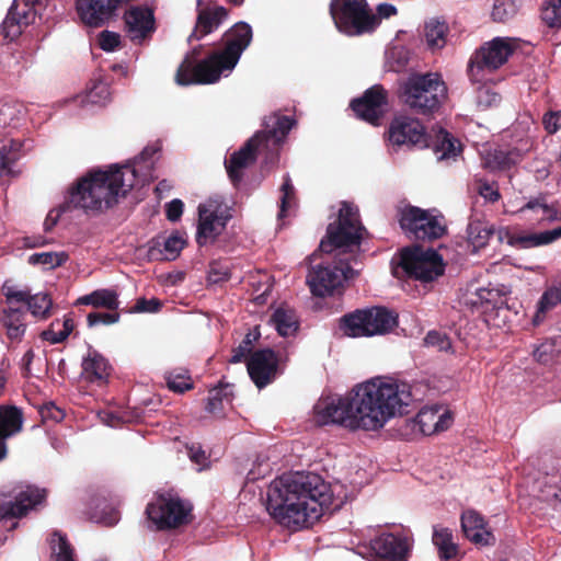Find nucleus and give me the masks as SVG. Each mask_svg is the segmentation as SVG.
Masks as SVG:
<instances>
[{
	"mask_svg": "<svg viewBox=\"0 0 561 561\" xmlns=\"http://www.w3.org/2000/svg\"><path fill=\"white\" fill-rule=\"evenodd\" d=\"M411 401L410 385L376 378L355 386L344 398L320 400L314 417L319 425L378 431L390 419L407 413Z\"/></svg>",
	"mask_w": 561,
	"mask_h": 561,
	"instance_id": "nucleus-1",
	"label": "nucleus"
},
{
	"mask_svg": "<svg viewBox=\"0 0 561 561\" xmlns=\"http://www.w3.org/2000/svg\"><path fill=\"white\" fill-rule=\"evenodd\" d=\"M332 504L330 484L316 473L283 474L268 485L266 508L287 528L312 526Z\"/></svg>",
	"mask_w": 561,
	"mask_h": 561,
	"instance_id": "nucleus-2",
	"label": "nucleus"
},
{
	"mask_svg": "<svg viewBox=\"0 0 561 561\" xmlns=\"http://www.w3.org/2000/svg\"><path fill=\"white\" fill-rule=\"evenodd\" d=\"M136 179L135 168L128 164L113 165L108 170H90L69 188L60 210L55 216L53 210L48 213L44 221L45 231H50L56 226L60 211H89L113 207L119 197H125L135 186Z\"/></svg>",
	"mask_w": 561,
	"mask_h": 561,
	"instance_id": "nucleus-3",
	"label": "nucleus"
},
{
	"mask_svg": "<svg viewBox=\"0 0 561 561\" xmlns=\"http://www.w3.org/2000/svg\"><path fill=\"white\" fill-rule=\"evenodd\" d=\"M296 121L289 116L271 114L265 117L263 129L256 131L245 144L226 159L227 174L234 187L243 178V170L256 160L257 152H266L273 160Z\"/></svg>",
	"mask_w": 561,
	"mask_h": 561,
	"instance_id": "nucleus-4",
	"label": "nucleus"
},
{
	"mask_svg": "<svg viewBox=\"0 0 561 561\" xmlns=\"http://www.w3.org/2000/svg\"><path fill=\"white\" fill-rule=\"evenodd\" d=\"M252 27L247 22H238L227 30L221 37L224 48L213 51L201 60L196 69L195 82L215 83L224 71L232 70L238 64L242 53L251 44Z\"/></svg>",
	"mask_w": 561,
	"mask_h": 561,
	"instance_id": "nucleus-5",
	"label": "nucleus"
},
{
	"mask_svg": "<svg viewBox=\"0 0 561 561\" xmlns=\"http://www.w3.org/2000/svg\"><path fill=\"white\" fill-rule=\"evenodd\" d=\"M447 98V85L436 72L413 73L401 85L402 102L416 115H435Z\"/></svg>",
	"mask_w": 561,
	"mask_h": 561,
	"instance_id": "nucleus-6",
	"label": "nucleus"
},
{
	"mask_svg": "<svg viewBox=\"0 0 561 561\" xmlns=\"http://www.w3.org/2000/svg\"><path fill=\"white\" fill-rule=\"evenodd\" d=\"M330 14L339 32L347 36L371 33L379 25L366 0H331Z\"/></svg>",
	"mask_w": 561,
	"mask_h": 561,
	"instance_id": "nucleus-7",
	"label": "nucleus"
},
{
	"mask_svg": "<svg viewBox=\"0 0 561 561\" xmlns=\"http://www.w3.org/2000/svg\"><path fill=\"white\" fill-rule=\"evenodd\" d=\"M398 325V316L385 307L357 309L340 319V330L347 336L386 334Z\"/></svg>",
	"mask_w": 561,
	"mask_h": 561,
	"instance_id": "nucleus-8",
	"label": "nucleus"
},
{
	"mask_svg": "<svg viewBox=\"0 0 561 561\" xmlns=\"http://www.w3.org/2000/svg\"><path fill=\"white\" fill-rule=\"evenodd\" d=\"M516 45L510 37H495L480 46L470 57L467 73L472 83L482 84L488 75L501 68L515 51Z\"/></svg>",
	"mask_w": 561,
	"mask_h": 561,
	"instance_id": "nucleus-9",
	"label": "nucleus"
},
{
	"mask_svg": "<svg viewBox=\"0 0 561 561\" xmlns=\"http://www.w3.org/2000/svg\"><path fill=\"white\" fill-rule=\"evenodd\" d=\"M193 505L176 493L157 494L146 507L148 519L158 530H170L192 522Z\"/></svg>",
	"mask_w": 561,
	"mask_h": 561,
	"instance_id": "nucleus-10",
	"label": "nucleus"
},
{
	"mask_svg": "<svg viewBox=\"0 0 561 561\" xmlns=\"http://www.w3.org/2000/svg\"><path fill=\"white\" fill-rule=\"evenodd\" d=\"M364 231L357 208L344 202L337 220L328 226L327 239L320 242L319 248L324 253H331L342 248L359 247Z\"/></svg>",
	"mask_w": 561,
	"mask_h": 561,
	"instance_id": "nucleus-11",
	"label": "nucleus"
},
{
	"mask_svg": "<svg viewBox=\"0 0 561 561\" xmlns=\"http://www.w3.org/2000/svg\"><path fill=\"white\" fill-rule=\"evenodd\" d=\"M333 264H318L312 266L307 275V284L312 295L325 297L332 295L336 288L342 286L344 280L354 278L357 272L352 267L350 259L355 261L353 254L340 253Z\"/></svg>",
	"mask_w": 561,
	"mask_h": 561,
	"instance_id": "nucleus-12",
	"label": "nucleus"
},
{
	"mask_svg": "<svg viewBox=\"0 0 561 561\" xmlns=\"http://www.w3.org/2000/svg\"><path fill=\"white\" fill-rule=\"evenodd\" d=\"M398 267L409 278L422 283H431L445 272V263L440 254L433 249H423L420 245L404 248L400 253Z\"/></svg>",
	"mask_w": 561,
	"mask_h": 561,
	"instance_id": "nucleus-13",
	"label": "nucleus"
},
{
	"mask_svg": "<svg viewBox=\"0 0 561 561\" xmlns=\"http://www.w3.org/2000/svg\"><path fill=\"white\" fill-rule=\"evenodd\" d=\"M399 225L411 239L434 241L447 233V226L442 215L408 205L399 211Z\"/></svg>",
	"mask_w": 561,
	"mask_h": 561,
	"instance_id": "nucleus-14",
	"label": "nucleus"
},
{
	"mask_svg": "<svg viewBox=\"0 0 561 561\" xmlns=\"http://www.w3.org/2000/svg\"><path fill=\"white\" fill-rule=\"evenodd\" d=\"M46 3L47 0H14L0 25V39L11 43L19 38L41 16Z\"/></svg>",
	"mask_w": 561,
	"mask_h": 561,
	"instance_id": "nucleus-15",
	"label": "nucleus"
},
{
	"mask_svg": "<svg viewBox=\"0 0 561 561\" xmlns=\"http://www.w3.org/2000/svg\"><path fill=\"white\" fill-rule=\"evenodd\" d=\"M198 227L196 242L203 247L209 239L215 240L225 229L232 215L227 206L217 198H209L198 206Z\"/></svg>",
	"mask_w": 561,
	"mask_h": 561,
	"instance_id": "nucleus-16",
	"label": "nucleus"
},
{
	"mask_svg": "<svg viewBox=\"0 0 561 561\" xmlns=\"http://www.w3.org/2000/svg\"><path fill=\"white\" fill-rule=\"evenodd\" d=\"M388 91L381 84L368 88L360 98L353 99L350 107L356 117L374 126H379L388 111Z\"/></svg>",
	"mask_w": 561,
	"mask_h": 561,
	"instance_id": "nucleus-17",
	"label": "nucleus"
},
{
	"mask_svg": "<svg viewBox=\"0 0 561 561\" xmlns=\"http://www.w3.org/2000/svg\"><path fill=\"white\" fill-rule=\"evenodd\" d=\"M388 139L393 146L409 148H426L430 146V136L423 124L412 117H394L388 129Z\"/></svg>",
	"mask_w": 561,
	"mask_h": 561,
	"instance_id": "nucleus-18",
	"label": "nucleus"
},
{
	"mask_svg": "<svg viewBox=\"0 0 561 561\" xmlns=\"http://www.w3.org/2000/svg\"><path fill=\"white\" fill-rule=\"evenodd\" d=\"M47 490L33 484L16 486L13 489V500L4 503L2 508L4 515L10 519L25 517L31 511L36 510L45 503Z\"/></svg>",
	"mask_w": 561,
	"mask_h": 561,
	"instance_id": "nucleus-19",
	"label": "nucleus"
},
{
	"mask_svg": "<svg viewBox=\"0 0 561 561\" xmlns=\"http://www.w3.org/2000/svg\"><path fill=\"white\" fill-rule=\"evenodd\" d=\"M124 30L130 41L141 43L156 31L153 10L146 5H133L123 15Z\"/></svg>",
	"mask_w": 561,
	"mask_h": 561,
	"instance_id": "nucleus-20",
	"label": "nucleus"
},
{
	"mask_svg": "<svg viewBox=\"0 0 561 561\" xmlns=\"http://www.w3.org/2000/svg\"><path fill=\"white\" fill-rule=\"evenodd\" d=\"M247 368L254 385L259 389H263L276 377L278 357L271 348L255 351L251 354Z\"/></svg>",
	"mask_w": 561,
	"mask_h": 561,
	"instance_id": "nucleus-21",
	"label": "nucleus"
},
{
	"mask_svg": "<svg viewBox=\"0 0 561 561\" xmlns=\"http://www.w3.org/2000/svg\"><path fill=\"white\" fill-rule=\"evenodd\" d=\"M196 22L187 42L201 41L211 34L227 20L229 11L221 5H204V0H197Z\"/></svg>",
	"mask_w": 561,
	"mask_h": 561,
	"instance_id": "nucleus-22",
	"label": "nucleus"
},
{
	"mask_svg": "<svg viewBox=\"0 0 561 561\" xmlns=\"http://www.w3.org/2000/svg\"><path fill=\"white\" fill-rule=\"evenodd\" d=\"M374 557L382 561H407L410 545L404 536L393 534H381L369 543Z\"/></svg>",
	"mask_w": 561,
	"mask_h": 561,
	"instance_id": "nucleus-23",
	"label": "nucleus"
},
{
	"mask_svg": "<svg viewBox=\"0 0 561 561\" xmlns=\"http://www.w3.org/2000/svg\"><path fill=\"white\" fill-rule=\"evenodd\" d=\"M461 529L465 537L479 547H491L496 542L493 533L488 528L483 516L474 510L461 514Z\"/></svg>",
	"mask_w": 561,
	"mask_h": 561,
	"instance_id": "nucleus-24",
	"label": "nucleus"
},
{
	"mask_svg": "<svg viewBox=\"0 0 561 561\" xmlns=\"http://www.w3.org/2000/svg\"><path fill=\"white\" fill-rule=\"evenodd\" d=\"M23 423L24 415L20 408L0 404V461L8 455L7 440L22 432Z\"/></svg>",
	"mask_w": 561,
	"mask_h": 561,
	"instance_id": "nucleus-25",
	"label": "nucleus"
},
{
	"mask_svg": "<svg viewBox=\"0 0 561 561\" xmlns=\"http://www.w3.org/2000/svg\"><path fill=\"white\" fill-rule=\"evenodd\" d=\"M81 378L91 385L103 387L108 382L112 366L108 360L95 350H89L82 359Z\"/></svg>",
	"mask_w": 561,
	"mask_h": 561,
	"instance_id": "nucleus-26",
	"label": "nucleus"
},
{
	"mask_svg": "<svg viewBox=\"0 0 561 561\" xmlns=\"http://www.w3.org/2000/svg\"><path fill=\"white\" fill-rule=\"evenodd\" d=\"M184 240L178 232L168 237L157 236L149 242L148 257L150 261H172L175 260L184 248Z\"/></svg>",
	"mask_w": 561,
	"mask_h": 561,
	"instance_id": "nucleus-27",
	"label": "nucleus"
},
{
	"mask_svg": "<svg viewBox=\"0 0 561 561\" xmlns=\"http://www.w3.org/2000/svg\"><path fill=\"white\" fill-rule=\"evenodd\" d=\"M439 412L438 408H423L414 419V426H417L423 435L447 430L453 422L451 415L448 411Z\"/></svg>",
	"mask_w": 561,
	"mask_h": 561,
	"instance_id": "nucleus-28",
	"label": "nucleus"
},
{
	"mask_svg": "<svg viewBox=\"0 0 561 561\" xmlns=\"http://www.w3.org/2000/svg\"><path fill=\"white\" fill-rule=\"evenodd\" d=\"M561 238V226L542 232H514L507 236V243L517 249L547 245Z\"/></svg>",
	"mask_w": 561,
	"mask_h": 561,
	"instance_id": "nucleus-29",
	"label": "nucleus"
},
{
	"mask_svg": "<svg viewBox=\"0 0 561 561\" xmlns=\"http://www.w3.org/2000/svg\"><path fill=\"white\" fill-rule=\"evenodd\" d=\"M25 313L26 311L22 307H4L2 309L0 322L5 328L10 340L20 341L24 335L26 330Z\"/></svg>",
	"mask_w": 561,
	"mask_h": 561,
	"instance_id": "nucleus-30",
	"label": "nucleus"
},
{
	"mask_svg": "<svg viewBox=\"0 0 561 561\" xmlns=\"http://www.w3.org/2000/svg\"><path fill=\"white\" fill-rule=\"evenodd\" d=\"M203 45L194 47L183 59L175 73V82L179 85H191V84H207L206 82L193 81L197 78L196 69L198 67L197 58L201 56Z\"/></svg>",
	"mask_w": 561,
	"mask_h": 561,
	"instance_id": "nucleus-31",
	"label": "nucleus"
},
{
	"mask_svg": "<svg viewBox=\"0 0 561 561\" xmlns=\"http://www.w3.org/2000/svg\"><path fill=\"white\" fill-rule=\"evenodd\" d=\"M520 160L517 150L494 149L486 152L483 158V167L490 171H508Z\"/></svg>",
	"mask_w": 561,
	"mask_h": 561,
	"instance_id": "nucleus-32",
	"label": "nucleus"
},
{
	"mask_svg": "<svg viewBox=\"0 0 561 561\" xmlns=\"http://www.w3.org/2000/svg\"><path fill=\"white\" fill-rule=\"evenodd\" d=\"M78 302L94 308H104L110 311H116L119 307L116 290L107 288L96 289L89 295L82 296L79 298Z\"/></svg>",
	"mask_w": 561,
	"mask_h": 561,
	"instance_id": "nucleus-33",
	"label": "nucleus"
},
{
	"mask_svg": "<svg viewBox=\"0 0 561 561\" xmlns=\"http://www.w3.org/2000/svg\"><path fill=\"white\" fill-rule=\"evenodd\" d=\"M432 540L440 559L451 560L457 557L459 548L454 542L453 531L449 528L434 527Z\"/></svg>",
	"mask_w": 561,
	"mask_h": 561,
	"instance_id": "nucleus-34",
	"label": "nucleus"
},
{
	"mask_svg": "<svg viewBox=\"0 0 561 561\" xmlns=\"http://www.w3.org/2000/svg\"><path fill=\"white\" fill-rule=\"evenodd\" d=\"M561 353V336L545 339L533 351L534 359L541 365L552 364Z\"/></svg>",
	"mask_w": 561,
	"mask_h": 561,
	"instance_id": "nucleus-35",
	"label": "nucleus"
},
{
	"mask_svg": "<svg viewBox=\"0 0 561 561\" xmlns=\"http://www.w3.org/2000/svg\"><path fill=\"white\" fill-rule=\"evenodd\" d=\"M448 25L444 21L433 19L424 26V37L430 49H440L446 45Z\"/></svg>",
	"mask_w": 561,
	"mask_h": 561,
	"instance_id": "nucleus-36",
	"label": "nucleus"
},
{
	"mask_svg": "<svg viewBox=\"0 0 561 561\" xmlns=\"http://www.w3.org/2000/svg\"><path fill=\"white\" fill-rule=\"evenodd\" d=\"M232 400V386L229 383L219 382V385L209 390L207 398L206 411L219 415L224 411V401L231 403Z\"/></svg>",
	"mask_w": 561,
	"mask_h": 561,
	"instance_id": "nucleus-37",
	"label": "nucleus"
},
{
	"mask_svg": "<svg viewBox=\"0 0 561 561\" xmlns=\"http://www.w3.org/2000/svg\"><path fill=\"white\" fill-rule=\"evenodd\" d=\"M468 241L474 249L484 248L494 233L493 225L482 220H471L467 228Z\"/></svg>",
	"mask_w": 561,
	"mask_h": 561,
	"instance_id": "nucleus-38",
	"label": "nucleus"
},
{
	"mask_svg": "<svg viewBox=\"0 0 561 561\" xmlns=\"http://www.w3.org/2000/svg\"><path fill=\"white\" fill-rule=\"evenodd\" d=\"M272 321L282 336H289L299 328L298 319L290 309L277 308L272 314Z\"/></svg>",
	"mask_w": 561,
	"mask_h": 561,
	"instance_id": "nucleus-39",
	"label": "nucleus"
},
{
	"mask_svg": "<svg viewBox=\"0 0 561 561\" xmlns=\"http://www.w3.org/2000/svg\"><path fill=\"white\" fill-rule=\"evenodd\" d=\"M435 152L438 154L439 160L456 158L461 152V145L448 131L440 129L437 135Z\"/></svg>",
	"mask_w": 561,
	"mask_h": 561,
	"instance_id": "nucleus-40",
	"label": "nucleus"
},
{
	"mask_svg": "<svg viewBox=\"0 0 561 561\" xmlns=\"http://www.w3.org/2000/svg\"><path fill=\"white\" fill-rule=\"evenodd\" d=\"M111 100L110 84L102 79H94L87 89L83 102L104 106Z\"/></svg>",
	"mask_w": 561,
	"mask_h": 561,
	"instance_id": "nucleus-41",
	"label": "nucleus"
},
{
	"mask_svg": "<svg viewBox=\"0 0 561 561\" xmlns=\"http://www.w3.org/2000/svg\"><path fill=\"white\" fill-rule=\"evenodd\" d=\"M519 7V0H495L491 12V18L493 22L506 23L516 16Z\"/></svg>",
	"mask_w": 561,
	"mask_h": 561,
	"instance_id": "nucleus-42",
	"label": "nucleus"
},
{
	"mask_svg": "<svg viewBox=\"0 0 561 561\" xmlns=\"http://www.w3.org/2000/svg\"><path fill=\"white\" fill-rule=\"evenodd\" d=\"M561 302V283L557 286L548 288L543 295L541 296L538 302V309L534 317V323L539 324L545 313L552 308H554L558 304Z\"/></svg>",
	"mask_w": 561,
	"mask_h": 561,
	"instance_id": "nucleus-43",
	"label": "nucleus"
},
{
	"mask_svg": "<svg viewBox=\"0 0 561 561\" xmlns=\"http://www.w3.org/2000/svg\"><path fill=\"white\" fill-rule=\"evenodd\" d=\"M53 300L46 293L31 295L25 307V311H30L32 316L38 319H47L51 316Z\"/></svg>",
	"mask_w": 561,
	"mask_h": 561,
	"instance_id": "nucleus-44",
	"label": "nucleus"
},
{
	"mask_svg": "<svg viewBox=\"0 0 561 561\" xmlns=\"http://www.w3.org/2000/svg\"><path fill=\"white\" fill-rule=\"evenodd\" d=\"M168 388L176 393H184L193 389V381L187 370L169 371L164 376Z\"/></svg>",
	"mask_w": 561,
	"mask_h": 561,
	"instance_id": "nucleus-45",
	"label": "nucleus"
},
{
	"mask_svg": "<svg viewBox=\"0 0 561 561\" xmlns=\"http://www.w3.org/2000/svg\"><path fill=\"white\" fill-rule=\"evenodd\" d=\"M53 536L57 538V545L51 547V561H76L75 550L67 536L58 531H55Z\"/></svg>",
	"mask_w": 561,
	"mask_h": 561,
	"instance_id": "nucleus-46",
	"label": "nucleus"
},
{
	"mask_svg": "<svg viewBox=\"0 0 561 561\" xmlns=\"http://www.w3.org/2000/svg\"><path fill=\"white\" fill-rule=\"evenodd\" d=\"M541 20L551 28L561 27V0H547L541 8Z\"/></svg>",
	"mask_w": 561,
	"mask_h": 561,
	"instance_id": "nucleus-47",
	"label": "nucleus"
},
{
	"mask_svg": "<svg viewBox=\"0 0 561 561\" xmlns=\"http://www.w3.org/2000/svg\"><path fill=\"white\" fill-rule=\"evenodd\" d=\"M531 209V210H541L542 216L540 217V221H558L559 220V210L551 205H548L546 198L543 196H539L537 198L530 199L522 210Z\"/></svg>",
	"mask_w": 561,
	"mask_h": 561,
	"instance_id": "nucleus-48",
	"label": "nucleus"
},
{
	"mask_svg": "<svg viewBox=\"0 0 561 561\" xmlns=\"http://www.w3.org/2000/svg\"><path fill=\"white\" fill-rule=\"evenodd\" d=\"M67 259L68 255L65 252H43L31 255L30 263L48 265L53 268L62 265Z\"/></svg>",
	"mask_w": 561,
	"mask_h": 561,
	"instance_id": "nucleus-49",
	"label": "nucleus"
},
{
	"mask_svg": "<svg viewBox=\"0 0 561 561\" xmlns=\"http://www.w3.org/2000/svg\"><path fill=\"white\" fill-rule=\"evenodd\" d=\"M7 307H22L25 309L31 294L27 290H18L12 286L2 287Z\"/></svg>",
	"mask_w": 561,
	"mask_h": 561,
	"instance_id": "nucleus-50",
	"label": "nucleus"
},
{
	"mask_svg": "<svg viewBox=\"0 0 561 561\" xmlns=\"http://www.w3.org/2000/svg\"><path fill=\"white\" fill-rule=\"evenodd\" d=\"M424 345L435 347L439 352H448L451 350V341L446 333L432 330L424 337Z\"/></svg>",
	"mask_w": 561,
	"mask_h": 561,
	"instance_id": "nucleus-51",
	"label": "nucleus"
},
{
	"mask_svg": "<svg viewBox=\"0 0 561 561\" xmlns=\"http://www.w3.org/2000/svg\"><path fill=\"white\" fill-rule=\"evenodd\" d=\"M255 337H252L251 333H248L242 342L232 350V356L230 358V363L237 364L241 363L248 355L252 354V343Z\"/></svg>",
	"mask_w": 561,
	"mask_h": 561,
	"instance_id": "nucleus-52",
	"label": "nucleus"
},
{
	"mask_svg": "<svg viewBox=\"0 0 561 561\" xmlns=\"http://www.w3.org/2000/svg\"><path fill=\"white\" fill-rule=\"evenodd\" d=\"M282 198H280V210L279 217H284L286 215L287 209L290 207V202L295 198V187L291 183L289 175L284 178V182L282 184Z\"/></svg>",
	"mask_w": 561,
	"mask_h": 561,
	"instance_id": "nucleus-53",
	"label": "nucleus"
},
{
	"mask_svg": "<svg viewBox=\"0 0 561 561\" xmlns=\"http://www.w3.org/2000/svg\"><path fill=\"white\" fill-rule=\"evenodd\" d=\"M162 305H163L162 301L158 298L153 297V298L147 299L145 297H141L136 300V304L131 308V311L138 312V313H144V312L156 313L161 310Z\"/></svg>",
	"mask_w": 561,
	"mask_h": 561,
	"instance_id": "nucleus-54",
	"label": "nucleus"
},
{
	"mask_svg": "<svg viewBox=\"0 0 561 561\" xmlns=\"http://www.w3.org/2000/svg\"><path fill=\"white\" fill-rule=\"evenodd\" d=\"M119 313L114 312H90L87 316V321L89 327H95L98 324H113L118 322Z\"/></svg>",
	"mask_w": 561,
	"mask_h": 561,
	"instance_id": "nucleus-55",
	"label": "nucleus"
},
{
	"mask_svg": "<svg viewBox=\"0 0 561 561\" xmlns=\"http://www.w3.org/2000/svg\"><path fill=\"white\" fill-rule=\"evenodd\" d=\"M121 45V36L111 31H102L99 35V46L105 51H114Z\"/></svg>",
	"mask_w": 561,
	"mask_h": 561,
	"instance_id": "nucleus-56",
	"label": "nucleus"
},
{
	"mask_svg": "<svg viewBox=\"0 0 561 561\" xmlns=\"http://www.w3.org/2000/svg\"><path fill=\"white\" fill-rule=\"evenodd\" d=\"M92 518L96 522V523H102L103 525L105 526H114L118 523L119 520V512L117 508L113 507V506H110V505H105L103 508H102V512L100 515L98 514H94L92 516Z\"/></svg>",
	"mask_w": 561,
	"mask_h": 561,
	"instance_id": "nucleus-57",
	"label": "nucleus"
},
{
	"mask_svg": "<svg viewBox=\"0 0 561 561\" xmlns=\"http://www.w3.org/2000/svg\"><path fill=\"white\" fill-rule=\"evenodd\" d=\"M41 416L44 421L51 420L60 422L65 417V412L58 408L54 402L45 403L39 410Z\"/></svg>",
	"mask_w": 561,
	"mask_h": 561,
	"instance_id": "nucleus-58",
	"label": "nucleus"
},
{
	"mask_svg": "<svg viewBox=\"0 0 561 561\" xmlns=\"http://www.w3.org/2000/svg\"><path fill=\"white\" fill-rule=\"evenodd\" d=\"M230 278L229 270L219 263H211L208 271V280L213 284L226 282Z\"/></svg>",
	"mask_w": 561,
	"mask_h": 561,
	"instance_id": "nucleus-59",
	"label": "nucleus"
},
{
	"mask_svg": "<svg viewBox=\"0 0 561 561\" xmlns=\"http://www.w3.org/2000/svg\"><path fill=\"white\" fill-rule=\"evenodd\" d=\"M183 209L184 203L181 199H172L170 203L165 205L167 218L173 222L178 221L183 214Z\"/></svg>",
	"mask_w": 561,
	"mask_h": 561,
	"instance_id": "nucleus-60",
	"label": "nucleus"
},
{
	"mask_svg": "<svg viewBox=\"0 0 561 561\" xmlns=\"http://www.w3.org/2000/svg\"><path fill=\"white\" fill-rule=\"evenodd\" d=\"M542 124L549 134H554L561 127V115L557 112H548L542 117Z\"/></svg>",
	"mask_w": 561,
	"mask_h": 561,
	"instance_id": "nucleus-61",
	"label": "nucleus"
},
{
	"mask_svg": "<svg viewBox=\"0 0 561 561\" xmlns=\"http://www.w3.org/2000/svg\"><path fill=\"white\" fill-rule=\"evenodd\" d=\"M479 194L489 202L495 203L500 199L501 195L497 187H494L488 182L481 183L478 188Z\"/></svg>",
	"mask_w": 561,
	"mask_h": 561,
	"instance_id": "nucleus-62",
	"label": "nucleus"
},
{
	"mask_svg": "<svg viewBox=\"0 0 561 561\" xmlns=\"http://www.w3.org/2000/svg\"><path fill=\"white\" fill-rule=\"evenodd\" d=\"M59 324V320H55L50 323L49 328L47 330H44L42 333H41V337L42 340L44 341H47L49 342L50 344H58V343H62L64 340L61 339V335L58 332L55 331V327Z\"/></svg>",
	"mask_w": 561,
	"mask_h": 561,
	"instance_id": "nucleus-63",
	"label": "nucleus"
},
{
	"mask_svg": "<svg viewBox=\"0 0 561 561\" xmlns=\"http://www.w3.org/2000/svg\"><path fill=\"white\" fill-rule=\"evenodd\" d=\"M188 456L190 459L197 465H205L207 460L206 453L202 449L201 446L192 445L188 448Z\"/></svg>",
	"mask_w": 561,
	"mask_h": 561,
	"instance_id": "nucleus-64",
	"label": "nucleus"
}]
</instances>
